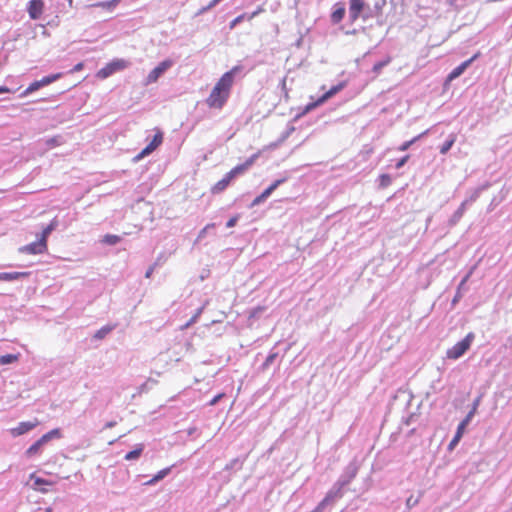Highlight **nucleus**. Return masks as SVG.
Listing matches in <instances>:
<instances>
[{"mask_svg": "<svg viewBox=\"0 0 512 512\" xmlns=\"http://www.w3.org/2000/svg\"><path fill=\"white\" fill-rule=\"evenodd\" d=\"M238 67L232 68L230 71L224 73L219 81L215 84L206 102L211 108H222L227 101L230 89L233 84V79Z\"/></svg>", "mask_w": 512, "mask_h": 512, "instance_id": "1", "label": "nucleus"}, {"mask_svg": "<svg viewBox=\"0 0 512 512\" xmlns=\"http://www.w3.org/2000/svg\"><path fill=\"white\" fill-rule=\"evenodd\" d=\"M475 334L469 332L464 339L457 342L453 347L447 350L446 356L448 359L457 360L462 357L467 350H469L472 342L474 341Z\"/></svg>", "mask_w": 512, "mask_h": 512, "instance_id": "2", "label": "nucleus"}, {"mask_svg": "<svg viewBox=\"0 0 512 512\" xmlns=\"http://www.w3.org/2000/svg\"><path fill=\"white\" fill-rule=\"evenodd\" d=\"M61 438V431L58 428L52 429L51 431L44 434L38 439L33 445L26 450L27 457H32L40 453L41 449L52 439Z\"/></svg>", "mask_w": 512, "mask_h": 512, "instance_id": "3", "label": "nucleus"}, {"mask_svg": "<svg viewBox=\"0 0 512 512\" xmlns=\"http://www.w3.org/2000/svg\"><path fill=\"white\" fill-rule=\"evenodd\" d=\"M129 64L130 63L124 59L113 60L97 72V77L100 79H106L115 72L126 69Z\"/></svg>", "mask_w": 512, "mask_h": 512, "instance_id": "4", "label": "nucleus"}, {"mask_svg": "<svg viewBox=\"0 0 512 512\" xmlns=\"http://www.w3.org/2000/svg\"><path fill=\"white\" fill-rule=\"evenodd\" d=\"M173 66V61L170 59H166L160 62L150 73L147 75L144 85H150L152 83L157 82V80L171 67Z\"/></svg>", "mask_w": 512, "mask_h": 512, "instance_id": "5", "label": "nucleus"}, {"mask_svg": "<svg viewBox=\"0 0 512 512\" xmlns=\"http://www.w3.org/2000/svg\"><path fill=\"white\" fill-rule=\"evenodd\" d=\"M343 488V482H336L321 501L322 505L326 508L341 499L343 497Z\"/></svg>", "mask_w": 512, "mask_h": 512, "instance_id": "6", "label": "nucleus"}, {"mask_svg": "<svg viewBox=\"0 0 512 512\" xmlns=\"http://www.w3.org/2000/svg\"><path fill=\"white\" fill-rule=\"evenodd\" d=\"M47 249V243L46 240L39 238L37 241L30 243L28 245L22 246L19 248V252L25 253V254H42Z\"/></svg>", "mask_w": 512, "mask_h": 512, "instance_id": "7", "label": "nucleus"}, {"mask_svg": "<svg viewBox=\"0 0 512 512\" xmlns=\"http://www.w3.org/2000/svg\"><path fill=\"white\" fill-rule=\"evenodd\" d=\"M479 55V52L474 54L470 59L464 61L459 66L454 68L447 76V81L451 82L458 78L459 76H461L465 72V70L479 57Z\"/></svg>", "mask_w": 512, "mask_h": 512, "instance_id": "8", "label": "nucleus"}, {"mask_svg": "<svg viewBox=\"0 0 512 512\" xmlns=\"http://www.w3.org/2000/svg\"><path fill=\"white\" fill-rule=\"evenodd\" d=\"M38 424H39V422L37 420H34V421H24V422H20L16 427L11 428L9 431H10V434L13 437H18L20 435H23V434L31 431Z\"/></svg>", "mask_w": 512, "mask_h": 512, "instance_id": "9", "label": "nucleus"}, {"mask_svg": "<svg viewBox=\"0 0 512 512\" xmlns=\"http://www.w3.org/2000/svg\"><path fill=\"white\" fill-rule=\"evenodd\" d=\"M162 140V133L157 132L152 141L135 157V160H140L152 153L162 143Z\"/></svg>", "mask_w": 512, "mask_h": 512, "instance_id": "10", "label": "nucleus"}, {"mask_svg": "<svg viewBox=\"0 0 512 512\" xmlns=\"http://www.w3.org/2000/svg\"><path fill=\"white\" fill-rule=\"evenodd\" d=\"M44 2L42 0H31L27 6V12L29 17L33 20H37L43 13Z\"/></svg>", "mask_w": 512, "mask_h": 512, "instance_id": "11", "label": "nucleus"}, {"mask_svg": "<svg viewBox=\"0 0 512 512\" xmlns=\"http://www.w3.org/2000/svg\"><path fill=\"white\" fill-rule=\"evenodd\" d=\"M365 8L363 0H349V16L352 21L359 18Z\"/></svg>", "mask_w": 512, "mask_h": 512, "instance_id": "12", "label": "nucleus"}, {"mask_svg": "<svg viewBox=\"0 0 512 512\" xmlns=\"http://www.w3.org/2000/svg\"><path fill=\"white\" fill-rule=\"evenodd\" d=\"M256 158H257V154L251 156L245 163L234 167L232 170H230L228 172L229 177H232L234 179L238 175L244 173L254 163Z\"/></svg>", "mask_w": 512, "mask_h": 512, "instance_id": "13", "label": "nucleus"}, {"mask_svg": "<svg viewBox=\"0 0 512 512\" xmlns=\"http://www.w3.org/2000/svg\"><path fill=\"white\" fill-rule=\"evenodd\" d=\"M357 474V467L354 464H349L345 472L340 476L337 482H343V487L348 485Z\"/></svg>", "mask_w": 512, "mask_h": 512, "instance_id": "14", "label": "nucleus"}, {"mask_svg": "<svg viewBox=\"0 0 512 512\" xmlns=\"http://www.w3.org/2000/svg\"><path fill=\"white\" fill-rule=\"evenodd\" d=\"M29 272H0V281H15L27 277Z\"/></svg>", "mask_w": 512, "mask_h": 512, "instance_id": "15", "label": "nucleus"}, {"mask_svg": "<svg viewBox=\"0 0 512 512\" xmlns=\"http://www.w3.org/2000/svg\"><path fill=\"white\" fill-rule=\"evenodd\" d=\"M466 207H467V202H462L461 205L459 206V208L454 212V214L449 219L450 226H454L460 221V219L462 218V216L464 215V213L466 211Z\"/></svg>", "mask_w": 512, "mask_h": 512, "instance_id": "16", "label": "nucleus"}, {"mask_svg": "<svg viewBox=\"0 0 512 512\" xmlns=\"http://www.w3.org/2000/svg\"><path fill=\"white\" fill-rule=\"evenodd\" d=\"M344 83H339L338 85H335L331 87L326 93H324L320 97V102H326L328 99L336 95L338 92H340L344 88Z\"/></svg>", "mask_w": 512, "mask_h": 512, "instance_id": "17", "label": "nucleus"}, {"mask_svg": "<svg viewBox=\"0 0 512 512\" xmlns=\"http://www.w3.org/2000/svg\"><path fill=\"white\" fill-rule=\"evenodd\" d=\"M233 180L232 177H229V174L227 173L221 180H219L212 188L213 193H219L223 191Z\"/></svg>", "mask_w": 512, "mask_h": 512, "instance_id": "18", "label": "nucleus"}, {"mask_svg": "<svg viewBox=\"0 0 512 512\" xmlns=\"http://www.w3.org/2000/svg\"><path fill=\"white\" fill-rule=\"evenodd\" d=\"M114 329H115V325H105L96 331L93 338L96 340H102Z\"/></svg>", "mask_w": 512, "mask_h": 512, "instance_id": "19", "label": "nucleus"}, {"mask_svg": "<svg viewBox=\"0 0 512 512\" xmlns=\"http://www.w3.org/2000/svg\"><path fill=\"white\" fill-rule=\"evenodd\" d=\"M143 449H144V445L143 444H137L136 448L134 450L128 452L125 455V457H124L125 460L132 461V460L138 459L140 457V455L142 454Z\"/></svg>", "mask_w": 512, "mask_h": 512, "instance_id": "20", "label": "nucleus"}, {"mask_svg": "<svg viewBox=\"0 0 512 512\" xmlns=\"http://www.w3.org/2000/svg\"><path fill=\"white\" fill-rule=\"evenodd\" d=\"M170 470H171L170 468H164V469L160 470L152 479L147 481L145 483V485H153L156 482L162 480L169 474Z\"/></svg>", "mask_w": 512, "mask_h": 512, "instance_id": "21", "label": "nucleus"}, {"mask_svg": "<svg viewBox=\"0 0 512 512\" xmlns=\"http://www.w3.org/2000/svg\"><path fill=\"white\" fill-rule=\"evenodd\" d=\"M284 181H285V179H278V180L274 181L261 194L267 199L279 187V185H281Z\"/></svg>", "mask_w": 512, "mask_h": 512, "instance_id": "22", "label": "nucleus"}, {"mask_svg": "<svg viewBox=\"0 0 512 512\" xmlns=\"http://www.w3.org/2000/svg\"><path fill=\"white\" fill-rule=\"evenodd\" d=\"M58 226V221L56 219H53L50 224L42 231L41 239H44L47 241L48 236L51 234L53 230H55Z\"/></svg>", "mask_w": 512, "mask_h": 512, "instance_id": "23", "label": "nucleus"}, {"mask_svg": "<svg viewBox=\"0 0 512 512\" xmlns=\"http://www.w3.org/2000/svg\"><path fill=\"white\" fill-rule=\"evenodd\" d=\"M345 15V8L344 7H338L335 9L331 15V21L333 23H339Z\"/></svg>", "mask_w": 512, "mask_h": 512, "instance_id": "24", "label": "nucleus"}, {"mask_svg": "<svg viewBox=\"0 0 512 512\" xmlns=\"http://www.w3.org/2000/svg\"><path fill=\"white\" fill-rule=\"evenodd\" d=\"M61 77H62L61 73H56V74L45 76L42 79H40L39 81L41 82V85L44 87V86H47V85L57 81Z\"/></svg>", "mask_w": 512, "mask_h": 512, "instance_id": "25", "label": "nucleus"}, {"mask_svg": "<svg viewBox=\"0 0 512 512\" xmlns=\"http://www.w3.org/2000/svg\"><path fill=\"white\" fill-rule=\"evenodd\" d=\"M204 307H205V306H202V307L198 308V309H197V311H196V313H195L193 316H191L190 320H189L187 323H185V324L181 327V329H182V330L187 329L188 327H190L191 325H193L194 323H196V322H197V320H198V318H199V316L202 314V312H203V310H204Z\"/></svg>", "mask_w": 512, "mask_h": 512, "instance_id": "26", "label": "nucleus"}, {"mask_svg": "<svg viewBox=\"0 0 512 512\" xmlns=\"http://www.w3.org/2000/svg\"><path fill=\"white\" fill-rule=\"evenodd\" d=\"M483 189H484L483 187L476 188L475 190L472 191L470 196L467 197L463 202H467V206L472 204L473 202H475L479 198V196H480L481 192L483 191Z\"/></svg>", "mask_w": 512, "mask_h": 512, "instance_id": "27", "label": "nucleus"}, {"mask_svg": "<svg viewBox=\"0 0 512 512\" xmlns=\"http://www.w3.org/2000/svg\"><path fill=\"white\" fill-rule=\"evenodd\" d=\"M454 142H455V136L454 135H450L449 139H447L443 143V145L440 147V153L441 154H446L451 149V147L453 146Z\"/></svg>", "mask_w": 512, "mask_h": 512, "instance_id": "28", "label": "nucleus"}, {"mask_svg": "<svg viewBox=\"0 0 512 512\" xmlns=\"http://www.w3.org/2000/svg\"><path fill=\"white\" fill-rule=\"evenodd\" d=\"M391 62V58L390 57H386V59L382 60V61H379L377 63L374 64L372 70L375 74H379L381 72V70L387 66L389 63Z\"/></svg>", "mask_w": 512, "mask_h": 512, "instance_id": "29", "label": "nucleus"}, {"mask_svg": "<svg viewBox=\"0 0 512 512\" xmlns=\"http://www.w3.org/2000/svg\"><path fill=\"white\" fill-rule=\"evenodd\" d=\"M43 86L41 85V82L39 80L37 81H34L32 82L27 88L26 90L22 93L23 96H27L37 90H39L40 88H42Z\"/></svg>", "mask_w": 512, "mask_h": 512, "instance_id": "30", "label": "nucleus"}, {"mask_svg": "<svg viewBox=\"0 0 512 512\" xmlns=\"http://www.w3.org/2000/svg\"><path fill=\"white\" fill-rule=\"evenodd\" d=\"M18 360V355L15 354H6L0 356V365H7Z\"/></svg>", "mask_w": 512, "mask_h": 512, "instance_id": "31", "label": "nucleus"}, {"mask_svg": "<svg viewBox=\"0 0 512 512\" xmlns=\"http://www.w3.org/2000/svg\"><path fill=\"white\" fill-rule=\"evenodd\" d=\"M121 240V238L118 236V235H112V234H107L103 237V240L102 242L107 244V245H115L117 244L119 241Z\"/></svg>", "mask_w": 512, "mask_h": 512, "instance_id": "32", "label": "nucleus"}, {"mask_svg": "<svg viewBox=\"0 0 512 512\" xmlns=\"http://www.w3.org/2000/svg\"><path fill=\"white\" fill-rule=\"evenodd\" d=\"M464 429L465 428H461V423H460L458 425V427H457V431H456L453 439L451 440V442L449 444L450 448H452L453 446H455L459 442V440L461 439V437L463 435Z\"/></svg>", "mask_w": 512, "mask_h": 512, "instance_id": "33", "label": "nucleus"}, {"mask_svg": "<svg viewBox=\"0 0 512 512\" xmlns=\"http://www.w3.org/2000/svg\"><path fill=\"white\" fill-rule=\"evenodd\" d=\"M392 183V178L388 174H382L379 177V186L381 188H386Z\"/></svg>", "mask_w": 512, "mask_h": 512, "instance_id": "34", "label": "nucleus"}, {"mask_svg": "<svg viewBox=\"0 0 512 512\" xmlns=\"http://www.w3.org/2000/svg\"><path fill=\"white\" fill-rule=\"evenodd\" d=\"M242 461L239 458L232 459L225 467L226 470L240 469Z\"/></svg>", "mask_w": 512, "mask_h": 512, "instance_id": "35", "label": "nucleus"}, {"mask_svg": "<svg viewBox=\"0 0 512 512\" xmlns=\"http://www.w3.org/2000/svg\"><path fill=\"white\" fill-rule=\"evenodd\" d=\"M422 136V134L414 137L412 140L410 141H406L404 142L403 144H401L398 148L399 151H406L407 149H409V147L415 143L420 137Z\"/></svg>", "mask_w": 512, "mask_h": 512, "instance_id": "36", "label": "nucleus"}, {"mask_svg": "<svg viewBox=\"0 0 512 512\" xmlns=\"http://www.w3.org/2000/svg\"><path fill=\"white\" fill-rule=\"evenodd\" d=\"M264 11H265V9L262 5L258 6L257 9L255 11H253L252 13H247V16H246L247 20L251 21L252 19H254L259 14L263 13Z\"/></svg>", "mask_w": 512, "mask_h": 512, "instance_id": "37", "label": "nucleus"}, {"mask_svg": "<svg viewBox=\"0 0 512 512\" xmlns=\"http://www.w3.org/2000/svg\"><path fill=\"white\" fill-rule=\"evenodd\" d=\"M475 413H476V411H474L472 409L469 411V413L466 415V417L460 422L461 428H466V426L469 424V422L471 421V419L473 418Z\"/></svg>", "mask_w": 512, "mask_h": 512, "instance_id": "38", "label": "nucleus"}, {"mask_svg": "<svg viewBox=\"0 0 512 512\" xmlns=\"http://www.w3.org/2000/svg\"><path fill=\"white\" fill-rule=\"evenodd\" d=\"M214 226H215V225H214L213 223L207 224V225H206V226H205V227H204V228L199 232V234H198V237H197L196 241H200L201 239H203V238L206 236V234H207L208 230H209V229H211V228H213Z\"/></svg>", "mask_w": 512, "mask_h": 512, "instance_id": "39", "label": "nucleus"}, {"mask_svg": "<svg viewBox=\"0 0 512 512\" xmlns=\"http://www.w3.org/2000/svg\"><path fill=\"white\" fill-rule=\"evenodd\" d=\"M277 356H278V354L276 352L270 353L267 356L265 362L263 363V367L264 368L269 367L274 362V360L277 358Z\"/></svg>", "mask_w": 512, "mask_h": 512, "instance_id": "40", "label": "nucleus"}, {"mask_svg": "<svg viewBox=\"0 0 512 512\" xmlns=\"http://www.w3.org/2000/svg\"><path fill=\"white\" fill-rule=\"evenodd\" d=\"M247 13H243L239 16H237L231 23H230V28H234L237 24H239L240 22H242L244 19H247Z\"/></svg>", "mask_w": 512, "mask_h": 512, "instance_id": "41", "label": "nucleus"}, {"mask_svg": "<svg viewBox=\"0 0 512 512\" xmlns=\"http://www.w3.org/2000/svg\"><path fill=\"white\" fill-rule=\"evenodd\" d=\"M324 102H320V98L315 101V102H312V103H309L306 107H305V110L304 112H309L311 110H313L314 108L318 107L319 105L323 104Z\"/></svg>", "mask_w": 512, "mask_h": 512, "instance_id": "42", "label": "nucleus"}, {"mask_svg": "<svg viewBox=\"0 0 512 512\" xmlns=\"http://www.w3.org/2000/svg\"><path fill=\"white\" fill-rule=\"evenodd\" d=\"M473 270L471 269L467 274L466 276L462 279V281L460 282L459 286H458V293L460 292V290H462L466 284V282L468 281V279L470 278L471 274H472Z\"/></svg>", "mask_w": 512, "mask_h": 512, "instance_id": "43", "label": "nucleus"}, {"mask_svg": "<svg viewBox=\"0 0 512 512\" xmlns=\"http://www.w3.org/2000/svg\"><path fill=\"white\" fill-rule=\"evenodd\" d=\"M266 200V198L260 194L259 196H257L251 203V206L254 207V206H257L259 204H261L262 202H264Z\"/></svg>", "mask_w": 512, "mask_h": 512, "instance_id": "44", "label": "nucleus"}, {"mask_svg": "<svg viewBox=\"0 0 512 512\" xmlns=\"http://www.w3.org/2000/svg\"><path fill=\"white\" fill-rule=\"evenodd\" d=\"M224 396L223 393H220V394H217L215 397H213L210 402H209V405L210 406H214L216 405L221 399L222 397Z\"/></svg>", "mask_w": 512, "mask_h": 512, "instance_id": "45", "label": "nucleus"}, {"mask_svg": "<svg viewBox=\"0 0 512 512\" xmlns=\"http://www.w3.org/2000/svg\"><path fill=\"white\" fill-rule=\"evenodd\" d=\"M408 158H409V156L406 155V156L402 157L400 160H398V162L395 165L396 169L402 168L405 165V163L407 162Z\"/></svg>", "mask_w": 512, "mask_h": 512, "instance_id": "46", "label": "nucleus"}, {"mask_svg": "<svg viewBox=\"0 0 512 512\" xmlns=\"http://www.w3.org/2000/svg\"><path fill=\"white\" fill-rule=\"evenodd\" d=\"M417 503H418V499L414 498L413 496H410L406 501V505L408 508L415 506Z\"/></svg>", "mask_w": 512, "mask_h": 512, "instance_id": "47", "label": "nucleus"}, {"mask_svg": "<svg viewBox=\"0 0 512 512\" xmlns=\"http://www.w3.org/2000/svg\"><path fill=\"white\" fill-rule=\"evenodd\" d=\"M160 263V258H158L155 262V264L153 266H151L147 271H146V274H145V277L146 278H150V276L152 275L153 271H154V266L158 265Z\"/></svg>", "mask_w": 512, "mask_h": 512, "instance_id": "48", "label": "nucleus"}, {"mask_svg": "<svg viewBox=\"0 0 512 512\" xmlns=\"http://www.w3.org/2000/svg\"><path fill=\"white\" fill-rule=\"evenodd\" d=\"M237 221H238V217H232V218H230V219L227 221V223H226V227H228V228H232V227H234V226L236 225Z\"/></svg>", "mask_w": 512, "mask_h": 512, "instance_id": "49", "label": "nucleus"}, {"mask_svg": "<svg viewBox=\"0 0 512 512\" xmlns=\"http://www.w3.org/2000/svg\"><path fill=\"white\" fill-rule=\"evenodd\" d=\"M47 144L48 145H58L59 144V138H50L49 140H47Z\"/></svg>", "mask_w": 512, "mask_h": 512, "instance_id": "50", "label": "nucleus"}, {"mask_svg": "<svg viewBox=\"0 0 512 512\" xmlns=\"http://www.w3.org/2000/svg\"><path fill=\"white\" fill-rule=\"evenodd\" d=\"M325 509V507L322 505V503L320 502L316 507L315 509H313L312 511L310 512H322L323 510Z\"/></svg>", "mask_w": 512, "mask_h": 512, "instance_id": "51", "label": "nucleus"}, {"mask_svg": "<svg viewBox=\"0 0 512 512\" xmlns=\"http://www.w3.org/2000/svg\"><path fill=\"white\" fill-rule=\"evenodd\" d=\"M47 483L48 482L45 479H42V478L35 479V485H42V484H47Z\"/></svg>", "mask_w": 512, "mask_h": 512, "instance_id": "52", "label": "nucleus"}, {"mask_svg": "<svg viewBox=\"0 0 512 512\" xmlns=\"http://www.w3.org/2000/svg\"><path fill=\"white\" fill-rule=\"evenodd\" d=\"M148 390V383H143L140 387H139V392H145Z\"/></svg>", "mask_w": 512, "mask_h": 512, "instance_id": "53", "label": "nucleus"}, {"mask_svg": "<svg viewBox=\"0 0 512 512\" xmlns=\"http://www.w3.org/2000/svg\"><path fill=\"white\" fill-rule=\"evenodd\" d=\"M480 403V398L478 397L477 399H475V401L473 402V406H472V410L476 411L477 410V407Z\"/></svg>", "mask_w": 512, "mask_h": 512, "instance_id": "54", "label": "nucleus"}, {"mask_svg": "<svg viewBox=\"0 0 512 512\" xmlns=\"http://www.w3.org/2000/svg\"><path fill=\"white\" fill-rule=\"evenodd\" d=\"M115 425H116V421H109L105 424V428L106 429L113 428Z\"/></svg>", "mask_w": 512, "mask_h": 512, "instance_id": "55", "label": "nucleus"}, {"mask_svg": "<svg viewBox=\"0 0 512 512\" xmlns=\"http://www.w3.org/2000/svg\"><path fill=\"white\" fill-rule=\"evenodd\" d=\"M82 67H83V64H82V63H78V64L74 67L73 71H79V70H81V69H82Z\"/></svg>", "mask_w": 512, "mask_h": 512, "instance_id": "56", "label": "nucleus"}, {"mask_svg": "<svg viewBox=\"0 0 512 512\" xmlns=\"http://www.w3.org/2000/svg\"><path fill=\"white\" fill-rule=\"evenodd\" d=\"M384 2H385V1H384V0H382V3H381V4L376 3V4H375V9H376L377 11H379V10L381 9L382 5L384 4Z\"/></svg>", "mask_w": 512, "mask_h": 512, "instance_id": "57", "label": "nucleus"}, {"mask_svg": "<svg viewBox=\"0 0 512 512\" xmlns=\"http://www.w3.org/2000/svg\"><path fill=\"white\" fill-rule=\"evenodd\" d=\"M8 92V89L6 87L0 86V93Z\"/></svg>", "mask_w": 512, "mask_h": 512, "instance_id": "58", "label": "nucleus"}, {"mask_svg": "<svg viewBox=\"0 0 512 512\" xmlns=\"http://www.w3.org/2000/svg\"><path fill=\"white\" fill-rule=\"evenodd\" d=\"M456 1H457V0H449L448 2H449V4H450V5H452V6H453V5H455Z\"/></svg>", "mask_w": 512, "mask_h": 512, "instance_id": "59", "label": "nucleus"}, {"mask_svg": "<svg viewBox=\"0 0 512 512\" xmlns=\"http://www.w3.org/2000/svg\"><path fill=\"white\" fill-rule=\"evenodd\" d=\"M44 512H52V508L48 507L44 510Z\"/></svg>", "mask_w": 512, "mask_h": 512, "instance_id": "60", "label": "nucleus"}, {"mask_svg": "<svg viewBox=\"0 0 512 512\" xmlns=\"http://www.w3.org/2000/svg\"><path fill=\"white\" fill-rule=\"evenodd\" d=\"M458 297H460V294H459V293H457V295H456V297H455V299H454V302H455L456 300H458Z\"/></svg>", "mask_w": 512, "mask_h": 512, "instance_id": "61", "label": "nucleus"}, {"mask_svg": "<svg viewBox=\"0 0 512 512\" xmlns=\"http://www.w3.org/2000/svg\"><path fill=\"white\" fill-rule=\"evenodd\" d=\"M431 219H432L431 217H428L427 223H429L431 221Z\"/></svg>", "mask_w": 512, "mask_h": 512, "instance_id": "62", "label": "nucleus"}]
</instances>
